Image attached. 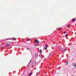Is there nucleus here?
I'll list each match as a JSON object with an SVG mask.
<instances>
[{
  "label": "nucleus",
  "mask_w": 76,
  "mask_h": 76,
  "mask_svg": "<svg viewBox=\"0 0 76 76\" xmlns=\"http://www.w3.org/2000/svg\"><path fill=\"white\" fill-rule=\"evenodd\" d=\"M6 45H9L12 44V42H5Z\"/></svg>",
  "instance_id": "f257e3e1"
},
{
  "label": "nucleus",
  "mask_w": 76,
  "mask_h": 76,
  "mask_svg": "<svg viewBox=\"0 0 76 76\" xmlns=\"http://www.w3.org/2000/svg\"><path fill=\"white\" fill-rule=\"evenodd\" d=\"M59 50L60 51H64V48H59Z\"/></svg>",
  "instance_id": "f03ea898"
},
{
  "label": "nucleus",
  "mask_w": 76,
  "mask_h": 76,
  "mask_svg": "<svg viewBox=\"0 0 76 76\" xmlns=\"http://www.w3.org/2000/svg\"><path fill=\"white\" fill-rule=\"evenodd\" d=\"M35 43H36L37 44H39V42L38 41V39H36L35 40Z\"/></svg>",
  "instance_id": "7ed1b4c3"
},
{
  "label": "nucleus",
  "mask_w": 76,
  "mask_h": 76,
  "mask_svg": "<svg viewBox=\"0 0 76 76\" xmlns=\"http://www.w3.org/2000/svg\"><path fill=\"white\" fill-rule=\"evenodd\" d=\"M69 61H66L65 62V63L66 66H68V65L69 64Z\"/></svg>",
  "instance_id": "20e7f679"
},
{
  "label": "nucleus",
  "mask_w": 76,
  "mask_h": 76,
  "mask_svg": "<svg viewBox=\"0 0 76 76\" xmlns=\"http://www.w3.org/2000/svg\"><path fill=\"white\" fill-rule=\"evenodd\" d=\"M35 59L38 57V53H37L35 54Z\"/></svg>",
  "instance_id": "39448f33"
},
{
  "label": "nucleus",
  "mask_w": 76,
  "mask_h": 76,
  "mask_svg": "<svg viewBox=\"0 0 76 76\" xmlns=\"http://www.w3.org/2000/svg\"><path fill=\"white\" fill-rule=\"evenodd\" d=\"M73 67H76V64H75V63H74V64H73Z\"/></svg>",
  "instance_id": "423d86ee"
},
{
  "label": "nucleus",
  "mask_w": 76,
  "mask_h": 76,
  "mask_svg": "<svg viewBox=\"0 0 76 76\" xmlns=\"http://www.w3.org/2000/svg\"><path fill=\"white\" fill-rule=\"evenodd\" d=\"M11 39H13L14 41H16V39L14 37L12 38H11Z\"/></svg>",
  "instance_id": "0eeeda50"
},
{
  "label": "nucleus",
  "mask_w": 76,
  "mask_h": 76,
  "mask_svg": "<svg viewBox=\"0 0 76 76\" xmlns=\"http://www.w3.org/2000/svg\"><path fill=\"white\" fill-rule=\"evenodd\" d=\"M72 22H75V19L74 18H73L72 19Z\"/></svg>",
  "instance_id": "6e6552de"
},
{
  "label": "nucleus",
  "mask_w": 76,
  "mask_h": 76,
  "mask_svg": "<svg viewBox=\"0 0 76 76\" xmlns=\"http://www.w3.org/2000/svg\"><path fill=\"white\" fill-rule=\"evenodd\" d=\"M51 54H52L51 53H50L49 56L48 57V58H49V57H50L51 56Z\"/></svg>",
  "instance_id": "1a4fd4ad"
},
{
  "label": "nucleus",
  "mask_w": 76,
  "mask_h": 76,
  "mask_svg": "<svg viewBox=\"0 0 76 76\" xmlns=\"http://www.w3.org/2000/svg\"><path fill=\"white\" fill-rule=\"evenodd\" d=\"M31 61H32V59H31L30 61V62L28 63V64H31Z\"/></svg>",
  "instance_id": "9d476101"
},
{
  "label": "nucleus",
  "mask_w": 76,
  "mask_h": 76,
  "mask_svg": "<svg viewBox=\"0 0 76 76\" xmlns=\"http://www.w3.org/2000/svg\"><path fill=\"white\" fill-rule=\"evenodd\" d=\"M9 39H11V38H8V39H5V40H9Z\"/></svg>",
  "instance_id": "9b49d317"
},
{
  "label": "nucleus",
  "mask_w": 76,
  "mask_h": 76,
  "mask_svg": "<svg viewBox=\"0 0 76 76\" xmlns=\"http://www.w3.org/2000/svg\"><path fill=\"white\" fill-rule=\"evenodd\" d=\"M36 63L35 61H33V64H35Z\"/></svg>",
  "instance_id": "f8f14e48"
},
{
  "label": "nucleus",
  "mask_w": 76,
  "mask_h": 76,
  "mask_svg": "<svg viewBox=\"0 0 76 76\" xmlns=\"http://www.w3.org/2000/svg\"><path fill=\"white\" fill-rule=\"evenodd\" d=\"M45 50H47V47H45Z\"/></svg>",
  "instance_id": "ddd939ff"
},
{
  "label": "nucleus",
  "mask_w": 76,
  "mask_h": 76,
  "mask_svg": "<svg viewBox=\"0 0 76 76\" xmlns=\"http://www.w3.org/2000/svg\"><path fill=\"white\" fill-rule=\"evenodd\" d=\"M35 46H39V45L35 44Z\"/></svg>",
  "instance_id": "4468645a"
},
{
  "label": "nucleus",
  "mask_w": 76,
  "mask_h": 76,
  "mask_svg": "<svg viewBox=\"0 0 76 76\" xmlns=\"http://www.w3.org/2000/svg\"><path fill=\"white\" fill-rule=\"evenodd\" d=\"M40 53H42V50L41 49L40 50Z\"/></svg>",
  "instance_id": "2eb2a0df"
},
{
  "label": "nucleus",
  "mask_w": 76,
  "mask_h": 76,
  "mask_svg": "<svg viewBox=\"0 0 76 76\" xmlns=\"http://www.w3.org/2000/svg\"><path fill=\"white\" fill-rule=\"evenodd\" d=\"M31 40V39H29L27 40V41H29Z\"/></svg>",
  "instance_id": "dca6fc26"
},
{
  "label": "nucleus",
  "mask_w": 76,
  "mask_h": 76,
  "mask_svg": "<svg viewBox=\"0 0 76 76\" xmlns=\"http://www.w3.org/2000/svg\"><path fill=\"white\" fill-rule=\"evenodd\" d=\"M29 74L30 75H32V72H31L29 73Z\"/></svg>",
  "instance_id": "f3484780"
},
{
  "label": "nucleus",
  "mask_w": 76,
  "mask_h": 76,
  "mask_svg": "<svg viewBox=\"0 0 76 76\" xmlns=\"http://www.w3.org/2000/svg\"><path fill=\"white\" fill-rule=\"evenodd\" d=\"M61 29H62V28H59V29H58V31H60V30H61Z\"/></svg>",
  "instance_id": "a211bd4d"
},
{
  "label": "nucleus",
  "mask_w": 76,
  "mask_h": 76,
  "mask_svg": "<svg viewBox=\"0 0 76 76\" xmlns=\"http://www.w3.org/2000/svg\"><path fill=\"white\" fill-rule=\"evenodd\" d=\"M29 64H28L27 65V67H28V66H29Z\"/></svg>",
  "instance_id": "6ab92c4d"
},
{
  "label": "nucleus",
  "mask_w": 76,
  "mask_h": 76,
  "mask_svg": "<svg viewBox=\"0 0 76 76\" xmlns=\"http://www.w3.org/2000/svg\"><path fill=\"white\" fill-rule=\"evenodd\" d=\"M41 58H42V55H41Z\"/></svg>",
  "instance_id": "aec40b11"
},
{
  "label": "nucleus",
  "mask_w": 76,
  "mask_h": 76,
  "mask_svg": "<svg viewBox=\"0 0 76 76\" xmlns=\"http://www.w3.org/2000/svg\"><path fill=\"white\" fill-rule=\"evenodd\" d=\"M71 26V25L69 24L68 25L67 27H69V26Z\"/></svg>",
  "instance_id": "412c9836"
},
{
  "label": "nucleus",
  "mask_w": 76,
  "mask_h": 76,
  "mask_svg": "<svg viewBox=\"0 0 76 76\" xmlns=\"http://www.w3.org/2000/svg\"><path fill=\"white\" fill-rule=\"evenodd\" d=\"M66 32H67V31H65V32H64V34H66Z\"/></svg>",
  "instance_id": "4be33fe9"
},
{
  "label": "nucleus",
  "mask_w": 76,
  "mask_h": 76,
  "mask_svg": "<svg viewBox=\"0 0 76 76\" xmlns=\"http://www.w3.org/2000/svg\"><path fill=\"white\" fill-rule=\"evenodd\" d=\"M68 36H69V34H67L65 35V37H68Z\"/></svg>",
  "instance_id": "5701e85b"
},
{
  "label": "nucleus",
  "mask_w": 76,
  "mask_h": 76,
  "mask_svg": "<svg viewBox=\"0 0 76 76\" xmlns=\"http://www.w3.org/2000/svg\"><path fill=\"white\" fill-rule=\"evenodd\" d=\"M45 47H47V45L45 44Z\"/></svg>",
  "instance_id": "b1692460"
},
{
  "label": "nucleus",
  "mask_w": 76,
  "mask_h": 76,
  "mask_svg": "<svg viewBox=\"0 0 76 76\" xmlns=\"http://www.w3.org/2000/svg\"><path fill=\"white\" fill-rule=\"evenodd\" d=\"M7 47H8V48H9V47H10V46L8 45L7 46Z\"/></svg>",
  "instance_id": "393cba45"
},
{
  "label": "nucleus",
  "mask_w": 76,
  "mask_h": 76,
  "mask_svg": "<svg viewBox=\"0 0 76 76\" xmlns=\"http://www.w3.org/2000/svg\"><path fill=\"white\" fill-rule=\"evenodd\" d=\"M34 65L35 67H36V65H37V64H36V63L35 64H34Z\"/></svg>",
  "instance_id": "a878e982"
},
{
  "label": "nucleus",
  "mask_w": 76,
  "mask_h": 76,
  "mask_svg": "<svg viewBox=\"0 0 76 76\" xmlns=\"http://www.w3.org/2000/svg\"><path fill=\"white\" fill-rule=\"evenodd\" d=\"M27 49L28 50H30V49H29L28 48H27Z\"/></svg>",
  "instance_id": "bb28decb"
},
{
  "label": "nucleus",
  "mask_w": 76,
  "mask_h": 76,
  "mask_svg": "<svg viewBox=\"0 0 76 76\" xmlns=\"http://www.w3.org/2000/svg\"><path fill=\"white\" fill-rule=\"evenodd\" d=\"M37 69L36 67H35V68L34 69V70H35Z\"/></svg>",
  "instance_id": "cd10ccee"
},
{
  "label": "nucleus",
  "mask_w": 76,
  "mask_h": 76,
  "mask_svg": "<svg viewBox=\"0 0 76 76\" xmlns=\"http://www.w3.org/2000/svg\"><path fill=\"white\" fill-rule=\"evenodd\" d=\"M31 76V75H30V74H29L28 75V76Z\"/></svg>",
  "instance_id": "c85d7f7f"
},
{
  "label": "nucleus",
  "mask_w": 76,
  "mask_h": 76,
  "mask_svg": "<svg viewBox=\"0 0 76 76\" xmlns=\"http://www.w3.org/2000/svg\"><path fill=\"white\" fill-rule=\"evenodd\" d=\"M10 52H11V51H12V50H10Z\"/></svg>",
  "instance_id": "c756f323"
},
{
  "label": "nucleus",
  "mask_w": 76,
  "mask_h": 76,
  "mask_svg": "<svg viewBox=\"0 0 76 76\" xmlns=\"http://www.w3.org/2000/svg\"><path fill=\"white\" fill-rule=\"evenodd\" d=\"M24 67L25 68H26V67H25V66H24Z\"/></svg>",
  "instance_id": "7c9ffc66"
},
{
  "label": "nucleus",
  "mask_w": 76,
  "mask_h": 76,
  "mask_svg": "<svg viewBox=\"0 0 76 76\" xmlns=\"http://www.w3.org/2000/svg\"><path fill=\"white\" fill-rule=\"evenodd\" d=\"M23 67H22V68H21V69H23Z\"/></svg>",
  "instance_id": "2f4dec72"
},
{
  "label": "nucleus",
  "mask_w": 76,
  "mask_h": 76,
  "mask_svg": "<svg viewBox=\"0 0 76 76\" xmlns=\"http://www.w3.org/2000/svg\"><path fill=\"white\" fill-rule=\"evenodd\" d=\"M66 49H65V51H66Z\"/></svg>",
  "instance_id": "473e14b6"
},
{
  "label": "nucleus",
  "mask_w": 76,
  "mask_h": 76,
  "mask_svg": "<svg viewBox=\"0 0 76 76\" xmlns=\"http://www.w3.org/2000/svg\"><path fill=\"white\" fill-rule=\"evenodd\" d=\"M19 71L20 72V69H19Z\"/></svg>",
  "instance_id": "72a5a7b5"
},
{
  "label": "nucleus",
  "mask_w": 76,
  "mask_h": 76,
  "mask_svg": "<svg viewBox=\"0 0 76 76\" xmlns=\"http://www.w3.org/2000/svg\"><path fill=\"white\" fill-rule=\"evenodd\" d=\"M75 34H76V32L75 33Z\"/></svg>",
  "instance_id": "f704fd0d"
},
{
  "label": "nucleus",
  "mask_w": 76,
  "mask_h": 76,
  "mask_svg": "<svg viewBox=\"0 0 76 76\" xmlns=\"http://www.w3.org/2000/svg\"><path fill=\"white\" fill-rule=\"evenodd\" d=\"M1 45H0V46H1Z\"/></svg>",
  "instance_id": "c9c22d12"
},
{
  "label": "nucleus",
  "mask_w": 76,
  "mask_h": 76,
  "mask_svg": "<svg viewBox=\"0 0 76 76\" xmlns=\"http://www.w3.org/2000/svg\"><path fill=\"white\" fill-rule=\"evenodd\" d=\"M57 45V43L56 44V45Z\"/></svg>",
  "instance_id": "e433bc0d"
},
{
  "label": "nucleus",
  "mask_w": 76,
  "mask_h": 76,
  "mask_svg": "<svg viewBox=\"0 0 76 76\" xmlns=\"http://www.w3.org/2000/svg\"><path fill=\"white\" fill-rule=\"evenodd\" d=\"M57 57H58V56H57Z\"/></svg>",
  "instance_id": "4c0bfd02"
},
{
  "label": "nucleus",
  "mask_w": 76,
  "mask_h": 76,
  "mask_svg": "<svg viewBox=\"0 0 76 76\" xmlns=\"http://www.w3.org/2000/svg\"><path fill=\"white\" fill-rule=\"evenodd\" d=\"M26 76H28V75H26Z\"/></svg>",
  "instance_id": "58836bf2"
},
{
  "label": "nucleus",
  "mask_w": 76,
  "mask_h": 76,
  "mask_svg": "<svg viewBox=\"0 0 76 76\" xmlns=\"http://www.w3.org/2000/svg\"><path fill=\"white\" fill-rule=\"evenodd\" d=\"M55 58H56V57H55Z\"/></svg>",
  "instance_id": "ea45409f"
},
{
  "label": "nucleus",
  "mask_w": 76,
  "mask_h": 76,
  "mask_svg": "<svg viewBox=\"0 0 76 76\" xmlns=\"http://www.w3.org/2000/svg\"><path fill=\"white\" fill-rule=\"evenodd\" d=\"M22 41H23V40H22Z\"/></svg>",
  "instance_id": "a19ab883"
},
{
  "label": "nucleus",
  "mask_w": 76,
  "mask_h": 76,
  "mask_svg": "<svg viewBox=\"0 0 76 76\" xmlns=\"http://www.w3.org/2000/svg\"><path fill=\"white\" fill-rule=\"evenodd\" d=\"M75 76H76V75H75Z\"/></svg>",
  "instance_id": "79ce46f5"
}]
</instances>
